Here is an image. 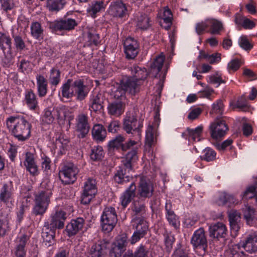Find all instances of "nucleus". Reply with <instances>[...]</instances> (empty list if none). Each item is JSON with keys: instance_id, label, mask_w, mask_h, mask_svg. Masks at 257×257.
<instances>
[{"instance_id": "nucleus-1", "label": "nucleus", "mask_w": 257, "mask_h": 257, "mask_svg": "<svg viewBox=\"0 0 257 257\" xmlns=\"http://www.w3.org/2000/svg\"><path fill=\"white\" fill-rule=\"evenodd\" d=\"M9 131L18 141L25 142L31 136V124L23 116H12L7 118Z\"/></svg>"}, {"instance_id": "nucleus-2", "label": "nucleus", "mask_w": 257, "mask_h": 257, "mask_svg": "<svg viewBox=\"0 0 257 257\" xmlns=\"http://www.w3.org/2000/svg\"><path fill=\"white\" fill-rule=\"evenodd\" d=\"M137 87L131 78H122L120 84H116L111 89V95L115 99L121 100L124 99L125 93L128 92L132 95H135L137 92Z\"/></svg>"}, {"instance_id": "nucleus-3", "label": "nucleus", "mask_w": 257, "mask_h": 257, "mask_svg": "<svg viewBox=\"0 0 257 257\" xmlns=\"http://www.w3.org/2000/svg\"><path fill=\"white\" fill-rule=\"evenodd\" d=\"M142 122L138 121L136 117L132 114H127L123 119V129L128 134L133 135V140L139 141L141 138Z\"/></svg>"}, {"instance_id": "nucleus-4", "label": "nucleus", "mask_w": 257, "mask_h": 257, "mask_svg": "<svg viewBox=\"0 0 257 257\" xmlns=\"http://www.w3.org/2000/svg\"><path fill=\"white\" fill-rule=\"evenodd\" d=\"M117 222V216L115 208L107 206L103 209L101 216V225L103 231L110 232Z\"/></svg>"}, {"instance_id": "nucleus-5", "label": "nucleus", "mask_w": 257, "mask_h": 257, "mask_svg": "<svg viewBox=\"0 0 257 257\" xmlns=\"http://www.w3.org/2000/svg\"><path fill=\"white\" fill-rule=\"evenodd\" d=\"M79 171L77 167L73 163L66 162L59 171V178L65 184H73L77 179Z\"/></svg>"}, {"instance_id": "nucleus-6", "label": "nucleus", "mask_w": 257, "mask_h": 257, "mask_svg": "<svg viewBox=\"0 0 257 257\" xmlns=\"http://www.w3.org/2000/svg\"><path fill=\"white\" fill-rule=\"evenodd\" d=\"M51 192L42 191L36 194L35 205L32 213L35 215H43L47 210L50 202Z\"/></svg>"}, {"instance_id": "nucleus-7", "label": "nucleus", "mask_w": 257, "mask_h": 257, "mask_svg": "<svg viewBox=\"0 0 257 257\" xmlns=\"http://www.w3.org/2000/svg\"><path fill=\"white\" fill-rule=\"evenodd\" d=\"M75 132L77 137L81 139L86 137L90 130L89 118L87 114L80 113L76 117Z\"/></svg>"}, {"instance_id": "nucleus-8", "label": "nucleus", "mask_w": 257, "mask_h": 257, "mask_svg": "<svg viewBox=\"0 0 257 257\" xmlns=\"http://www.w3.org/2000/svg\"><path fill=\"white\" fill-rule=\"evenodd\" d=\"M137 225L136 230L133 233L129 241L132 245H134L144 237L149 230L148 222L143 218H138L136 219Z\"/></svg>"}, {"instance_id": "nucleus-9", "label": "nucleus", "mask_w": 257, "mask_h": 257, "mask_svg": "<svg viewBox=\"0 0 257 257\" xmlns=\"http://www.w3.org/2000/svg\"><path fill=\"white\" fill-rule=\"evenodd\" d=\"M211 137L215 140H218L223 137L228 130V127L225 121L221 118H217L211 123L209 126Z\"/></svg>"}, {"instance_id": "nucleus-10", "label": "nucleus", "mask_w": 257, "mask_h": 257, "mask_svg": "<svg viewBox=\"0 0 257 257\" xmlns=\"http://www.w3.org/2000/svg\"><path fill=\"white\" fill-rule=\"evenodd\" d=\"M133 141L135 142V144L130 147L129 150L127 151V153L122 160L123 167L125 168V170H127L128 173L133 170L134 164L138 159V151L139 141Z\"/></svg>"}, {"instance_id": "nucleus-11", "label": "nucleus", "mask_w": 257, "mask_h": 257, "mask_svg": "<svg viewBox=\"0 0 257 257\" xmlns=\"http://www.w3.org/2000/svg\"><path fill=\"white\" fill-rule=\"evenodd\" d=\"M96 181L89 178L84 183L83 193L81 195V203L88 204L97 193Z\"/></svg>"}, {"instance_id": "nucleus-12", "label": "nucleus", "mask_w": 257, "mask_h": 257, "mask_svg": "<svg viewBox=\"0 0 257 257\" xmlns=\"http://www.w3.org/2000/svg\"><path fill=\"white\" fill-rule=\"evenodd\" d=\"M66 213L63 211H56L55 213L51 214L50 221L45 222L44 227L53 230L63 228L66 219Z\"/></svg>"}, {"instance_id": "nucleus-13", "label": "nucleus", "mask_w": 257, "mask_h": 257, "mask_svg": "<svg viewBox=\"0 0 257 257\" xmlns=\"http://www.w3.org/2000/svg\"><path fill=\"white\" fill-rule=\"evenodd\" d=\"M153 185L149 180L141 178L138 185L137 198L146 200L151 198L154 193Z\"/></svg>"}, {"instance_id": "nucleus-14", "label": "nucleus", "mask_w": 257, "mask_h": 257, "mask_svg": "<svg viewBox=\"0 0 257 257\" xmlns=\"http://www.w3.org/2000/svg\"><path fill=\"white\" fill-rule=\"evenodd\" d=\"M77 25L75 20L71 18H64L60 20L50 22L49 26L53 31H70L75 28Z\"/></svg>"}, {"instance_id": "nucleus-15", "label": "nucleus", "mask_w": 257, "mask_h": 257, "mask_svg": "<svg viewBox=\"0 0 257 257\" xmlns=\"http://www.w3.org/2000/svg\"><path fill=\"white\" fill-rule=\"evenodd\" d=\"M132 76H124L123 78H131L135 84H136L138 90L137 92L140 91V86L142 82L144 81L148 76L147 70L145 68H142L136 65L131 67Z\"/></svg>"}, {"instance_id": "nucleus-16", "label": "nucleus", "mask_w": 257, "mask_h": 257, "mask_svg": "<svg viewBox=\"0 0 257 257\" xmlns=\"http://www.w3.org/2000/svg\"><path fill=\"white\" fill-rule=\"evenodd\" d=\"M108 245L109 242L105 239L94 243L88 248L87 257H102L106 253Z\"/></svg>"}, {"instance_id": "nucleus-17", "label": "nucleus", "mask_w": 257, "mask_h": 257, "mask_svg": "<svg viewBox=\"0 0 257 257\" xmlns=\"http://www.w3.org/2000/svg\"><path fill=\"white\" fill-rule=\"evenodd\" d=\"M15 189L12 181L3 184L0 188V202L9 205L14 200Z\"/></svg>"}, {"instance_id": "nucleus-18", "label": "nucleus", "mask_w": 257, "mask_h": 257, "mask_svg": "<svg viewBox=\"0 0 257 257\" xmlns=\"http://www.w3.org/2000/svg\"><path fill=\"white\" fill-rule=\"evenodd\" d=\"M124 141L125 138L124 137L121 135H118L109 142L108 147L109 149H120L122 152H127L129 150L130 147L135 144V142L133 140V139H130L124 143Z\"/></svg>"}, {"instance_id": "nucleus-19", "label": "nucleus", "mask_w": 257, "mask_h": 257, "mask_svg": "<svg viewBox=\"0 0 257 257\" xmlns=\"http://www.w3.org/2000/svg\"><path fill=\"white\" fill-rule=\"evenodd\" d=\"M124 51L127 59H134L139 52V44L138 41L132 37L127 38L124 43Z\"/></svg>"}, {"instance_id": "nucleus-20", "label": "nucleus", "mask_w": 257, "mask_h": 257, "mask_svg": "<svg viewBox=\"0 0 257 257\" xmlns=\"http://www.w3.org/2000/svg\"><path fill=\"white\" fill-rule=\"evenodd\" d=\"M191 243L194 248H201L204 251L206 250L207 240L203 228H200L194 232L191 237Z\"/></svg>"}, {"instance_id": "nucleus-21", "label": "nucleus", "mask_w": 257, "mask_h": 257, "mask_svg": "<svg viewBox=\"0 0 257 257\" xmlns=\"http://www.w3.org/2000/svg\"><path fill=\"white\" fill-rule=\"evenodd\" d=\"M227 231L225 225L222 222H218L209 226V235L210 237L219 240L225 237Z\"/></svg>"}, {"instance_id": "nucleus-22", "label": "nucleus", "mask_w": 257, "mask_h": 257, "mask_svg": "<svg viewBox=\"0 0 257 257\" xmlns=\"http://www.w3.org/2000/svg\"><path fill=\"white\" fill-rule=\"evenodd\" d=\"M84 83L83 79H78L72 84V87L74 88V96H76V99L79 101L84 100L88 93L87 86Z\"/></svg>"}, {"instance_id": "nucleus-23", "label": "nucleus", "mask_w": 257, "mask_h": 257, "mask_svg": "<svg viewBox=\"0 0 257 257\" xmlns=\"http://www.w3.org/2000/svg\"><path fill=\"white\" fill-rule=\"evenodd\" d=\"M136 27L141 30H147L152 25L153 22L150 15L143 12H139L135 17Z\"/></svg>"}, {"instance_id": "nucleus-24", "label": "nucleus", "mask_w": 257, "mask_h": 257, "mask_svg": "<svg viewBox=\"0 0 257 257\" xmlns=\"http://www.w3.org/2000/svg\"><path fill=\"white\" fill-rule=\"evenodd\" d=\"M136 186L134 182H132L129 187L121 195L119 200L120 203L123 209L125 208L136 196Z\"/></svg>"}, {"instance_id": "nucleus-25", "label": "nucleus", "mask_w": 257, "mask_h": 257, "mask_svg": "<svg viewBox=\"0 0 257 257\" xmlns=\"http://www.w3.org/2000/svg\"><path fill=\"white\" fill-rule=\"evenodd\" d=\"M166 218L170 225L175 229H177L180 225L179 217L175 214L172 210V204L170 202H167L165 205Z\"/></svg>"}, {"instance_id": "nucleus-26", "label": "nucleus", "mask_w": 257, "mask_h": 257, "mask_svg": "<svg viewBox=\"0 0 257 257\" xmlns=\"http://www.w3.org/2000/svg\"><path fill=\"white\" fill-rule=\"evenodd\" d=\"M11 216L9 212L2 211L0 213V237L5 236L10 231V220Z\"/></svg>"}, {"instance_id": "nucleus-27", "label": "nucleus", "mask_w": 257, "mask_h": 257, "mask_svg": "<svg viewBox=\"0 0 257 257\" xmlns=\"http://www.w3.org/2000/svg\"><path fill=\"white\" fill-rule=\"evenodd\" d=\"M84 223V220L83 218L78 217L76 219H73L66 226V230L69 236L75 235L81 230Z\"/></svg>"}, {"instance_id": "nucleus-28", "label": "nucleus", "mask_w": 257, "mask_h": 257, "mask_svg": "<svg viewBox=\"0 0 257 257\" xmlns=\"http://www.w3.org/2000/svg\"><path fill=\"white\" fill-rule=\"evenodd\" d=\"M241 246L245 251L252 253L257 251V232L250 233Z\"/></svg>"}, {"instance_id": "nucleus-29", "label": "nucleus", "mask_w": 257, "mask_h": 257, "mask_svg": "<svg viewBox=\"0 0 257 257\" xmlns=\"http://www.w3.org/2000/svg\"><path fill=\"white\" fill-rule=\"evenodd\" d=\"M127 10L124 4L121 2H117L111 5L109 8V13L113 17L123 18L127 14Z\"/></svg>"}, {"instance_id": "nucleus-30", "label": "nucleus", "mask_w": 257, "mask_h": 257, "mask_svg": "<svg viewBox=\"0 0 257 257\" xmlns=\"http://www.w3.org/2000/svg\"><path fill=\"white\" fill-rule=\"evenodd\" d=\"M155 142L156 139L154 136L153 127L152 126H149L146 131L144 149L145 153L149 154V155H152L153 152L152 147L154 146Z\"/></svg>"}, {"instance_id": "nucleus-31", "label": "nucleus", "mask_w": 257, "mask_h": 257, "mask_svg": "<svg viewBox=\"0 0 257 257\" xmlns=\"http://www.w3.org/2000/svg\"><path fill=\"white\" fill-rule=\"evenodd\" d=\"M93 139L97 142H103L106 137V131L100 124H95L91 131Z\"/></svg>"}, {"instance_id": "nucleus-32", "label": "nucleus", "mask_w": 257, "mask_h": 257, "mask_svg": "<svg viewBox=\"0 0 257 257\" xmlns=\"http://www.w3.org/2000/svg\"><path fill=\"white\" fill-rule=\"evenodd\" d=\"M25 101L31 110H35L39 107L37 96L32 89L27 90L25 92Z\"/></svg>"}, {"instance_id": "nucleus-33", "label": "nucleus", "mask_w": 257, "mask_h": 257, "mask_svg": "<svg viewBox=\"0 0 257 257\" xmlns=\"http://www.w3.org/2000/svg\"><path fill=\"white\" fill-rule=\"evenodd\" d=\"M73 82L72 79H68L65 83L62 84L60 88L62 98L69 99L74 96V88L72 87Z\"/></svg>"}, {"instance_id": "nucleus-34", "label": "nucleus", "mask_w": 257, "mask_h": 257, "mask_svg": "<svg viewBox=\"0 0 257 257\" xmlns=\"http://www.w3.org/2000/svg\"><path fill=\"white\" fill-rule=\"evenodd\" d=\"M38 94L39 97H44L47 93L48 82L47 79L41 75L36 76Z\"/></svg>"}, {"instance_id": "nucleus-35", "label": "nucleus", "mask_w": 257, "mask_h": 257, "mask_svg": "<svg viewBox=\"0 0 257 257\" xmlns=\"http://www.w3.org/2000/svg\"><path fill=\"white\" fill-rule=\"evenodd\" d=\"M126 171L127 170H125L124 167V169L121 167L118 168L113 176V179L115 183L124 185L130 181L132 177L126 174Z\"/></svg>"}, {"instance_id": "nucleus-36", "label": "nucleus", "mask_w": 257, "mask_h": 257, "mask_svg": "<svg viewBox=\"0 0 257 257\" xmlns=\"http://www.w3.org/2000/svg\"><path fill=\"white\" fill-rule=\"evenodd\" d=\"M28 240V236L23 234L18 238V244L16 247L15 255L17 257H25L26 250L25 247Z\"/></svg>"}, {"instance_id": "nucleus-37", "label": "nucleus", "mask_w": 257, "mask_h": 257, "mask_svg": "<svg viewBox=\"0 0 257 257\" xmlns=\"http://www.w3.org/2000/svg\"><path fill=\"white\" fill-rule=\"evenodd\" d=\"M145 200L137 198L132 204V210L135 215H142L146 212Z\"/></svg>"}, {"instance_id": "nucleus-38", "label": "nucleus", "mask_w": 257, "mask_h": 257, "mask_svg": "<svg viewBox=\"0 0 257 257\" xmlns=\"http://www.w3.org/2000/svg\"><path fill=\"white\" fill-rule=\"evenodd\" d=\"M108 110L111 115L118 116L123 112L124 104L121 101L114 102L108 105Z\"/></svg>"}, {"instance_id": "nucleus-39", "label": "nucleus", "mask_w": 257, "mask_h": 257, "mask_svg": "<svg viewBox=\"0 0 257 257\" xmlns=\"http://www.w3.org/2000/svg\"><path fill=\"white\" fill-rule=\"evenodd\" d=\"M101 94H97L93 95L90 99L89 109H91L95 112L99 111L103 109V100L101 98Z\"/></svg>"}, {"instance_id": "nucleus-40", "label": "nucleus", "mask_w": 257, "mask_h": 257, "mask_svg": "<svg viewBox=\"0 0 257 257\" xmlns=\"http://www.w3.org/2000/svg\"><path fill=\"white\" fill-rule=\"evenodd\" d=\"M55 118H56L59 124L64 123L66 118L67 109L64 105H61L53 108Z\"/></svg>"}, {"instance_id": "nucleus-41", "label": "nucleus", "mask_w": 257, "mask_h": 257, "mask_svg": "<svg viewBox=\"0 0 257 257\" xmlns=\"http://www.w3.org/2000/svg\"><path fill=\"white\" fill-rule=\"evenodd\" d=\"M105 5L102 1H96L91 2L87 11L91 17L95 18L96 13L104 9Z\"/></svg>"}, {"instance_id": "nucleus-42", "label": "nucleus", "mask_w": 257, "mask_h": 257, "mask_svg": "<svg viewBox=\"0 0 257 257\" xmlns=\"http://www.w3.org/2000/svg\"><path fill=\"white\" fill-rule=\"evenodd\" d=\"M66 4V0H47V7L51 12H57L62 9Z\"/></svg>"}, {"instance_id": "nucleus-43", "label": "nucleus", "mask_w": 257, "mask_h": 257, "mask_svg": "<svg viewBox=\"0 0 257 257\" xmlns=\"http://www.w3.org/2000/svg\"><path fill=\"white\" fill-rule=\"evenodd\" d=\"M0 48L3 52L7 48L12 50V39L9 35L2 32H0Z\"/></svg>"}, {"instance_id": "nucleus-44", "label": "nucleus", "mask_w": 257, "mask_h": 257, "mask_svg": "<svg viewBox=\"0 0 257 257\" xmlns=\"http://www.w3.org/2000/svg\"><path fill=\"white\" fill-rule=\"evenodd\" d=\"M31 35L37 40L43 39L44 30L41 24L38 22H33L31 25Z\"/></svg>"}, {"instance_id": "nucleus-45", "label": "nucleus", "mask_w": 257, "mask_h": 257, "mask_svg": "<svg viewBox=\"0 0 257 257\" xmlns=\"http://www.w3.org/2000/svg\"><path fill=\"white\" fill-rule=\"evenodd\" d=\"M235 202V200L233 196L225 192L220 193L217 200V203L219 206L228 205V206H230Z\"/></svg>"}, {"instance_id": "nucleus-46", "label": "nucleus", "mask_w": 257, "mask_h": 257, "mask_svg": "<svg viewBox=\"0 0 257 257\" xmlns=\"http://www.w3.org/2000/svg\"><path fill=\"white\" fill-rule=\"evenodd\" d=\"M164 60L165 57L162 55H158L156 57L153 62L151 65V69L152 73L157 75L159 72L161 71L164 64ZM155 77H157V75H156Z\"/></svg>"}, {"instance_id": "nucleus-47", "label": "nucleus", "mask_w": 257, "mask_h": 257, "mask_svg": "<svg viewBox=\"0 0 257 257\" xmlns=\"http://www.w3.org/2000/svg\"><path fill=\"white\" fill-rule=\"evenodd\" d=\"M60 74V71L55 67L50 70L49 81L51 85L56 86L59 84L61 80Z\"/></svg>"}, {"instance_id": "nucleus-48", "label": "nucleus", "mask_w": 257, "mask_h": 257, "mask_svg": "<svg viewBox=\"0 0 257 257\" xmlns=\"http://www.w3.org/2000/svg\"><path fill=\"white\" fill-rule=\"evenodd\" d=\"M233 109L238 108L239 110L242 111H249V106L247 104L246 99L243 95L241 96L237 100L231 104Z\"/></svg>"}, {"instance_id": "nucleus-49", "label": "nucleus", "mask_w": 257, "mask_h": 257, "mask_svg": "<svg viewBox=\"0 0 257 257\" xmlns=\"http://www.w3.org/2000/svg\"><path fill=\"white\" fill-rule=\"evenodd\" d=\"M208 24L210 25V32L211 34H219L220 31L223 29L222 23L217 20L210 19L208 20Z\"/></svg>"}, {"instance_id": "nucleus-50", "label": "nucleus", "mask_w": 257, "mask_h": 257, "mask_svg": "<svg viewBox=\"0 0 257 257\" xmlns=\"http://www.w3.org/2000/svg\"><path fill=\"white\" fill-rule=\"evenodd\" d=\"M203 127L198 126L195 129H191L188 128L187 132L189 136V139L192 140L193 141H199L200 140V136L202 132Z\"/></svg>"}, {"instance_id": "nucleus-51", "label": "nucleus", "mask_w": 257, "mask_h": 257, "mask_svg": "<svg viewBox=\"0 0 257 257\" xmlns=\"http://www.w3.org/2000/svg\"><path fill=\"white\" fill-rule=\"evenodd\" d=\"M104 156V151L100 146L94 147L91 150L90 158L94 161L101 160Z\"/></svg>"}, {"instance_id": "nucleus-52", "label": "nucleus", "mask_w": 257, "mask_h": 257, "mask_svg": "<svg viewBox=\"0 0 257 257\" xmlns=\"http://www.w3.org/2000/svg\"><path fill=\"white\" fill-rule=\"evenodd\" d=\"M55 119L53 109L48 107L44 109L42 116V120L46 123L51 124Z\"/></svg>"}, {"instance_id": "nucleus-53", "label": "nucleus", "mask_w": 257, "mask_h": 257, "mask_svg": "<svg viewBox=\"0 0 257 257\" xmlns=\"http://www.w3.org/2000/svg\"><path fill=\"white\" fill-rule=\"evenodd\" d=\"M243 216L247 223L249 225H252L255 218L254 209L250 207H246L244 210Z\"/></svg>"}, {"instance_id": "nucleus-54", "label": "nucleus", "mask_w": 257, "mask_h": 257, "mask_svg": "<svg viewBox=\"0 0 257 257\" xmlns=\"http://www.w3.org/2000/svg\"><path fill=\"white\" fill-rule=\"evenodd\" d=\"M162 19L166 24L164 28L167 30L170 29L172 24L173 19V15L170 10L165 9Z\"/></svg>"}, {"instance_id": "nucleus-55", "label": "nucleus", "mask_w": 257, "mask_h": 257, "mask_svg": "<svg viewBox=\"0 0 257 257\" xmlns=\"http://www.w3.org/2000/svg\"><path fill=\"white\" fill-rule=\"evenodd\" d=\"M216 152L212 149L208 147L204 150L203 155L201 157L202 160L210 162L216 159Z\"/></svg>"}, {"instance_id": "nucleus-56", "label": "nucleus", "mask_w": 257, "mask_h": 257, "mask_svg": "<svg viewBox=\"0 0 257 257\" xmlns=\"http://www.w3.org/2000/svg\"><path fill=\"white\" fill-rule=\"evenodd\" d=\"M69 140L67 138H64L63 136H60L55 141V148L62 152L67 146Z\"/></svg>"}, {"instance_id": "nucleus-57", "label": "nucleus", "mask_w": 257, "mask_h": 257, "mask_svg": "<svg viewBox=\"0 0 257 257\" xmlns=\"http://www.w3.org/2000/svg\"><path fill=\"white\" fill-rule=\"evenodd\" d=\"M51 160L50 158L46 156H44L42 157V168L43 170V172L45 173L46 175H49L51 172Z\"/></svg>"}, {"instance_id": "nucleus-58", "label": "nucleus", "mask_w": 257, "mask_h": 257, "mask_svg": "<svg viewBox=\"0 0 257 257\" xmlns=\"http://www.w3.org/2000/svg\"><path fill=\"white\" fill-rule=\"evenodd\" d=\"M55 230H53V229H50V231H43L42 236L43 238L44 242H46V245L47 243H48V246L51 245V243L54 240L55 237Z\"/></svg>"}, {"instance_id": "nucleus-59", "label": "nucleus", "mask_w": 257, "mask_h": 257, "mask_svg": "<svg viewBox=\"0 0 257 257\" xmlns=\"http://www.w3.org/2000/svg\"><path fill=\"white\" fill-rule=\"evenodd\" d=\"M238 44L242 49L246 51H249L253 47L245 36H242L239 38Z\"/></svg>"}, {"instance_id": "nucleus-60", "label": "nucleus", "mask_w": 257, "mask_h": 257, "mask_svg": "<svg viewBox=\"0 0 257 257\" xmlns=\"http://www.w3.org/2000/svg\"><path fill=\"white\" fill-rule=\"evenodd\" d=\"M223 104L221 100H218L212 104L210 113H215L221 115L223 112Z\"/></svg>"}, {"instance_id": "nucleus-61", "label": "nucleus", "mask_w": 257, "mask_h": 257, "mask_svg": "<svg viewBox=\"0 0 257 257\" xmlns=\"http://www.w3.org/2000/svg\"><path fill=\"white\" fill-rule=\"evenodd\" d=\"M127 242V237L125 234H123L120 235L117 238L116 241L113 243L118 247L123 249L124 251H125L126 249Z\"/></svg>"}, {"instance_id": "nucleus-62", "label": "nucleus", "mask_w": 257, "mask_h": 257, "mask_svg": "<svg viewBox=\"0 0 257 257\" xmlns=\"http://www.w3.org/2000/svg\"><path fill=\"white\" fill-rule=\"evenodd\" d=\"M148 253V249L143 244H140L134 252L135 257H147Z\"/></svg>"}, {"instance_id": "nucleus-63", "label": "nucleus", "mask_w": 257, "mask_h": 257, "mask_svg": "<svg viewBox=\"0 0 257 257\" xmlns=\"http://www.w3.org/2000/svg\"><path fill=\"white\" fill-rule=\"evenodd\" d=\"M13 38L16 49L21 51L24 50L26 47V45L22 37L19 35H13Z\"/></svg>"}, {"instance_id": "nucleus-64", "label": "nucleus", "mask_w": 257, "mask_h": 257, "mask_svg": "<svg viewBox=\"0 0 257 257\" xmlns=\"http://www.w3.org/2000/svg\"><path fill=\"white\" fill-rule=\"evenodd\" d=\"M257 193V183L254 185L249 186L243 193V198L245 199L252 198Z\"/></svg>"}]
</instances>
